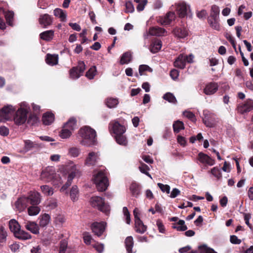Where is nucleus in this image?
<instances>
[{
    "instance_id": "f257e3e1",
    "label": "nucleus",
    "mask_w": 253,
    "mask_h": 253,
    "mask_svg": "<svg viewBox=\"0 0 253 253\" xmlns=\"http://www.w3.org/2000/svg\"><path fill=\"white\" fill-rule=\"evenodd\" d=\"M80 134L82 138L81 144L86 146L94 145L96 142L95 131L89 126H84L80 130Z\"/></svg>"
},
{
    "instance_id": "f03ea898",
    "label": "nucleus",
    "mask_w": 253,
    "mask_h": 253,
    "mask_svg": "<svg viewBox=\"0 0 253 253\" xmlns=\"http://www.w3.org/2000/svg\"><path fill=\"white\" fill-rule=\"evenodd\" d=\"M91 205L96 208L98 210L108 215L110 212V206L106 204L104 199L99 196H94L91 198L90 200Z\"/></svg>"
},
{
    "instance_id": "7ed1b4c3",
    "label": "nucleus",
    "mask_w": 253,
    "mask_h": 253,
    "mask_svg": "<svg viewBox=\"0 0 253 253\" xmlns=\"http://www.w3.org/2000/svg\"><path fill=\"white\" fill-rule=\"evenodd\" d=\"M94 181L98 191H104L107 188L108 179L102 171H99L94 175Z\"/></svg>"
},
{
    "instance_id": "20e7f679",
    "label": "nucleus",
    "mask_w": 253,
    "mask_h": 253,
    "mask_svg": "<svg viewBox=\"0 0 253 253\" xmlns=\"http://www.w3.org/2000/svg\"><path fill=\"white\" fill-rule=\"evenodd\" d=\"M177 13L180 18L185 17L191 13L190 6L184 1L179 2L175 4Z\"/></svg>"
},
{
    "instance_id": "39448f33",
    "label": "nucleus",
    "mask_w": 253,
    "mask_h": 253,
    "mask_svg": "<svg viewBox=\"0 0 253 253\" xmlns=\"http://www.w3.org/2000/svg\"><path fill=\"white\" fill-rule=\"evenodd\" d=\"M69 168L70 170V173L68 174L67 177V181L65 184H64L60 189V191L62 192L65 191L67 188L71 185L72 180L76 176V174L79 172V170L77 168V166L73 163L71 164V165L69 166Z\"/></svg>"
},
{
    "instance_id": "423d86ee",
    "label": "nucleus",
    "mask_w": 253,
    "mask_h": 253,
    "mask_svg": "<svg viewBox=\"0 0 253 253\" xmlns=\"http://www.w3.org/2000/svg\"><path fill=\"white\" fill-rule=\"evenodd\" d=\"M15 108L10 105L3 107L0 110V122H4L9 120L12 116Z\"/></svg>"
},
{
    "instance_id": "0eeeda50",
    "label": "nucleus",
    "mask_w": 253,
    "mask_h": 253,
    "mask_svg": "<svg viewBox=\"0 0 253 253\" xmlns=\"http://www.w3.org/2000/svg\"><path fill=\"white\" fill-rule=\"evenodd\" d=\"M27 109L19 108L16 112L14 117L15 123L17 125H21L25 123L27 120Z\"/></svg>"
},
{
    "instance_id": "6e6552de",
    "label": "nucleus",
    "mask_w": 253,
    "mask_h": 253,
    "mask_svg": "<svg viewBox=\"0 0 253 253\" xmlns=\"http://www.w3.org/2000/svg\"><path fill=\"white\" fill-rule=\"evenodd\" d=\"M85 69V65L84 61H80L78 66L73 67L70 72V77L72 79H77L83 74Z\"/></svg>"
},
{
    "instance_id": "1a4fd4ad",
    "label": "nucleus",
    "mask_w": 253,
    "mask_h": 253,
    "mask_svg": "<svg viewBox=\"0 0 253 253\" xmlns=\"http://www.w3.org/2000/svg\"><path fill=\"white\" fill-rule=\"evenodd\" d=\"M204 118L203 121L204 124L208 127H213L216 124L215 115L214 114L210 113L208 110H204Z\"/></svg>"
},
{
    "instance_id": "9d476101",
    "label": "nucleus",
    "mask_w": 253,
    "mask_h": 253,
    "mask_svg": "<svg viewBox=\"0 0 253 253\" xmlns=\"http://www.w3.org/2000/svg\"><path fill=\"white\" fill-rule=\"evenodd\" d=\"M109 129L110 132H113L115 136L123 134L126 131L125 127L118 122H111L109 124Z\"/></svg>"
},
{
    "instance_id": "9b49d317",
    "label": "nucleus",
    "mask_w": 253,
    "mask_h": 253,
    "mask_svg": "<svg viewBox=\"0 0 253 253\" xmlns=\"http://www.w3.org/2000/svg\"><path fill=\"white\" fill-rule=\"evenodd\" d=\"M54 174V169L52 167H47L41 173V178L46 182H49L53 178Z\"/></svg>"
},
{
    "instance_id": "f8f14e48",
    "label": "nucleus",
    "mask_w": 253,
    "mask_h": 253,
    "mask_svg": "<svg viewBox=\"0 0 253 253\" xmlns=\"http://www.w3.org/2000/svg\"><path fill=\"white\" fill-rule=\"evenodd\" d=\"M99 155L97 152H89L86 158L85 164L88 166H95L99 159Z\"/></svg>"
},
{
    "instance_id": "ddd939ff",
    "label": "nucleus",
    "mask_w": 253,
    "mask_h": 253,
    "mask_svg": "<svg viewBox=\"0 0 253 253\" xmlns=\"http://www.w3.org/2000/svg\"><path fill=\"white\" fill-rule=\"evenodd\" d=\"M39 22L44 28H47L53 22V18L48 14L41 15L39 18Z\"/></svg>"
},
{
    "instance_id": "4468645a",
    "label": "nucleus",
    "mask_w": 253,
    "mask_h": 253,
    "mask_svg": "<svg viewBox=\"0 0 253 253\" xmlns=\"http://www.w3.org/2000/svg\"><path fill=\"white\" fill-rule=\"evenodd\" d=\"M105 224L104 222L93 223L91 226L93 232L97 236H101L105 230Z\"/></svg>"
},
{
    "instance_id": "2eb2a0df",
    "label": "nucleus",
    "mask_w": 253,
    "mask_h": 253,
    "mask_svg": "<svg viewBox=\"0 0 253 253\" xmlns=\"http://www.w3.org/2000/svg\"><path fill=\"white\" fill-rule=\"evenodd\" d=\"M26 198L28 199L29 203L33 206L37 205L41 202V195L37 192H30V195Z\"/></svg>"
},
{
    "instance_id": "dca6fc26",
    "label": "nucleus",
    "mask_w": 253,
    "mask_h": 253,
    "mask_svg": "<svg viewBox=\"0 0 253 253\" xmlns=\"http://www.w3.org/2000/svg\"><path fill=\"white\" fill-rule=\"evenodd\" d=\"M198 159L201 163L210 166H213L215 164V161L213 159L202 152L199 153Z\"/></svg>"
},
{
    "instance_id": "f3484780",
    "label": "nucleus",
    "mask_w": 253,
    "mask_h": 253,
    "mask_svg": "<svg viewBox=\"0 0 253 253\" xmlns=\"http://www.w3.org/2000/svg\"><path fill=\"white\" fill-rule=\"evenodd\" d=\"M218 85L216 83H210L208 84L204 89V92L208 95L215 93L217 90Z\"/></svg>"
},
{
    "instance_id": "a211bd4d",
    "label": "nucleus",
    "mask_w": 253,
    "mask_h": 253,
    "mask_svg": "<svg viewBox=\"0 0 253 253\" xmlns=\"http://www.w3.org/2000/svg\"><path fill=\"white\" fill-rule=\"evenodd\" d=\"M24 224L25 228L32 233L37 234L39 233V226L36 222L27 221H25Z\"/></svg>"
},
{
    "instance_id": "6ab92c4d",
    "label": "nucleus",
    "mask_w": 253,
    "mask_h": 253,
    "mask_svg": "<svg viewBox=\"0 0 253 253\" xmlns=\"http://www.w3.org/2000/svg\"><path fill=\"white\" fill-rule=\"evenodd\" d=\"M28 199L26 197H22L18 199L15 202L16 208L19 211H23L29 205Z\"/></svg>"
},
{
    "instance_id": "aec40b11",
    "label": "nucleus",
    "mask_w": 253,
    "mask_h": 253,
    "mask_svg": "<svg viewBox=\"0 0 253 253\" xmlns=\"http://www.w3.org/2000/svg\"><path fill=\"white\" fill-rule=\"evenodd\" d=\"M186 63V57L185 55L180 54L176 59L174 62L175 67L180 68L184 69L185 67Z\"/></svg>"
},
{
    "instance_id": "412c9836",
    "label": "nucleus",
    "mask_w": 253,
    "mask_h": 253,
    "mask_svg": "<svg viewBox=\"0 0 253 253\" xmlns=\"http://www.w3.org/2000/svg\"><path fill=\"white\" fill-rule=\"evenodd\" d=\"M253 109V101L252 100L247 101L244 104L239 107V111L243 114L249 112Z\"/></svg>"
},
{
    "instance_id": "4be33fe9",
    "label": "nucleus",
    "mask_w": 253,
    "mask_h": 253,
    "mask_svg": "<svg viewBox=\"0 0 253 253\" xmlns=\"http://www.w3.org/2000/svg\"><path fill=\"white\" fill-rule=\"evenodd\" d=\"M149 32V34L151 36H164L167 32L162 28L153 27L150 28Z\"/></svg>"
},
{
    "instance_id": "5701e85b",
    "label": "nucleus",
    "mask_w": 253,
    "mask_h": 253,
    "mask_svg": "<svg viewBox=\"0 0 253 253\" xmlns=\"http://www.w3.org/2000/svg\"><path fill=\"white\" fill-rule=\"evenodd\" d=\"M175 17L174 12H169L163 18L160 20V23L164 25L169 24L172 20H174Z\"/></svg>"
},
{
    "instance_id": "b1692460",
    "label": "nucleus",
    "mask_w": 253,
    "mask_h": 253,
    "mask_svg": "<svg viewBox=\"0 0 253 253\" xmlns=\"http://www.w3.org/2000/svg\"><path fill=\"white\" fill-rule=\"evenodd\" d=\"M162 43L161 41L158 39H155L154 40L150 47V50L151 52L153 53H157L161 49L162 47Z\"/></svg>"
},
{
    "instance_id": "393cba45",
    "label": "nucleus",
    "mask_w": 253,
    "mask_h": 253,
    "mask_svg": "<svg viewBox=\"0 0 253 253\" xmlns=\"http://www.w3.org/2000/svg\"><path fill=\"white\" fill-rule=\"evenodd\" d=\"M53 14L55 17L60 18V21L65 22L67 19V13L66 11L62 9L56 8L53 10Z\"/></svg>"
},
{
    "instance_id": "a878e982",
    "label": "nucleus",
    "mask_w": 253,
    "mask_h": 253,
    "mask_svg": "<svg viewBox=\"0 0 253 253\" xmlns=\"http://www.w3.org/2000/svg\"><path fill=\"white\" fill-rule=\"evenodd\" d=\"M135 227L136 232L143 234L147 229V227L145 226L140 220V219H137L136 221H135Z\"/></svg>"
},
{
    "instance_id": "bb28decb",
    "label": "nucleus",
    "mask_w": 253,
    "mask_h": 253,
    "mask_svg": "<svg viewBox=\"0 0 253 253\" xmlns=\"http://www.w3.org/2000/svg\"><path fill=\"white\" fill-rule=\"evenodd\" d=\"M175 36L179 38H184L188 36V31L184 28H176L173 30Z\"/></svg>"
},
{
    "instance_id": "cd10ccee",
    "label": "nucleus",
    "mask_w": 253,
    "mask_h": 253,
    "mask_svg": "<svg viewBox=\"0 0 253 253\" xmlns=\"http://www.w3.org/2000/svg\"><path fill=\"white\" fill-rule=\"evenodd\" d=\"M9 228L14 235L20 229V226L18 222L15 219H11L9 221Z\"/></svg>"
},
{
    "instance_id": "c85d7f7f",
    "label": "nucleus",
    "mask_w": 253,
    "mask_h": 253,
    "mask_svg": "<svg viewBox=\"0 0 253 253\" xmlns=\"http://www.w3.org/2000/svg\"><path fill=\"white\" fill-rule=\"evenodd\" d=\"M58 61V55H52L47 54L46 55V62L47 64L53 66L57 64Z\"/></svg>"
},
{
    "instance_id": "c756f323",
    "label": "nucleus",
    "mask_w": 253,
    "mask_h": 253,
    "mask_svg": "<svg viewBox=\"0 0 253 253\" xmlns=\"http://www.w3.org/2000/svg\"><path fill=\"white\" fill-rule=\"evenodd\" d=\"M54 120V115L50 113H46L44 114L42 118L43 123L45 125H50L53 122Z\"/></svg>"
},
{
    "instance_id": "7c9ffc66",
    "label": "nucleus",
    "mask_w": 253,
    "mask_h": 253,
    "mask_svg": "<svg viewBox=\"0 0 253 253\" xmlns=\"http://www.w3.org/2000/svg\"><path fill=\"white\" fill-rule=\"evenodd\" d=\"M208 21L210 26L213 29L219 31L220 25L218 18L209 17Z\"/></svg>"
},
{
    "instance_id": "2f4dec72",
    "label": "nucleus",
    "mask_w": 253,
    "mask_h": 253,
    "mask_svg": "<svg viewBox=\"0 0 253 253\" xmlns=\"http://www.w3.org/2000/svg\"><path fill=\"white\" fill-rule=\"evenodd\" d=\"M54 36V31L53 30H48L42 32L40 34V38L44 41H50L53 39Z\"/></svg>"
},
{
    "instance_id": "473e14b6",
    "label": "nucleus",
    "mask_w": 253,
    "mask_h": 253,
    "mask_svg": "<svg viewBox=\"0 0 253 253\" xmlns=\"http://www.w3.org/2000/svg\"><path fill=\"white\" fill-rule=\"evenodd\" d=\"M14 236L16 238L23 240L30 239L32 237L30 234L21 229H20L18 232L16 233Z\"/></svg>"
},
{
    "instance_id": "72a5a7b5",
    "label": "nucleus",
    "mask_w": 253,
    "mask_h": 253,
    "mask_svg": "<svg viewBox=\"0 0 253 253\" xmlns=\"http://www.w3.org/2000/svg\"><path fill=\"white\" fill-rule=\"evenodd\" d=\"M133 239L131 236H128L125 240V245L126 250L128 253H134L132 252V248L133 246Z\"/></svg>"
},
{
    "instance_id": "f704fd0d",
    "label": "nucleus",
    "mask_w": 253,
    "mask_h": 253,
    "mask_svg": "<svg viewBox=\"0 0 253 253\" xmlns=\"http://www.w3.org/2000/svg\"><path fill=\"white\" fill-rule=\"evenodd\" d=\"M64 126L73 131L77 128V121L75 118H71Z\"/></svg>"
},
{
    "instance_id": "c9c22d12",
    "label": "nucleus",
    "mask_w": 253,
    "mask_h": 253,
    "mask_svg": "<svg viewBox=\"0 0 253 253\" xmlns=\"http://www.w3.org/2000/svg\"><path fill=\"white\" fill-rule=\"evenodd\" d=\"M131 60V54L130 52H125L121 56L120 64L122 65L128 64Z\"/></svg>"
},
{
    "instance_id": "e433bc0d",
    "label": "nucleus",
    "mask_w": 253,
    "mask_h": 253,
    "mask_svg": "<svg viewBox=\"0 0 253 253\" xmlns=\"http://www.w3.org/2000/svg\"><path fill=\"white\" fill-rule=\"evenodd\" d=\"M50 220V216L48 214L44 213L41 217L39 224L41 227L46 226Z\"/></svg>"
},
{
    "instance_id": "4c0bfd02",
    "label": "nucleus",
    "mask_w": 253,
    "mask_h": 253,
    "mask_svg": "<svg viewBox=\"0 0 253 253\" xmlns=\"http://www.w3.org/2000/svg\"><path fill=\"white\" fill-rule=\"evenodd\" d=\"M172 227L177 230L181 231H185L187 229L186 225H185V221L183 220H179L177 223H174Z\"/></svg>"
},
{
    "instance_id": "58836bf2",
    "label": "nucleus",
    "mask_w": 253,
    "mask_h": 253,
    "mask_svg": "<svg viewBox=\"0 0 253 253\" xmlns=\"http://www.w3.org/2000/svg\"><path fill=\"white\" fill-rule=\"evenodd\" d=\"M72 131L69 128L65 127L64 125L60 133V136L63 139H66L69 138L72 134Z\"/></svg>"
},
{
    "instance_id": "ea45409f",
    "label": "nucleus",
    "mask_w": 253,
    "mask_h": 253,
    "mask_svg": "<svg viewBox=\"0 0 253 253\" xmlns=\"http://www.w3.org/2000/svg\"><path fill=\"white\" fill-rule=\"evenodd\" d=\"M115 137L118 144L123 146H126L127 145V140L124 134L115 136Z\"/></svg>"
},
{
    "instance_id": "a19ab883",
    "label": "nucleus",
    "mask_w": 253,
    "mask_h": 253,
    "mask_svg": "<svg viewBox=\"0 0 253 253\" xmlns=\"http://www.w3.org/2000/svg\"><path fill=\"white\" fill-rule=\"evenodd\" d=\"M173 128L174 132L175 133H178L181 130L184 129V124L181 121H175L173 124Z\"/></svg>"
},
{
    "instance_id": "79ce46f5",
    "label": "nucleus",
    "mask_w": 253,
    "mask_h": 253,
    "mask_svg": "<svg viewBox=\"0 0 253 253\" xmlns=\"http://www.w3.org/2000/svg\"><path fill=\"white\" fill-rule=\"evenodd\" d=\"M130 190L132 194L136 197H137L140 193L139 186L137 183H132L130 186Z\"/></svg>"
},
{
    "instance_id": "37998d69",
    "label": "nucleus",
    "mask_w": 253,
    "mask_h": 253,
    "mask_svg": "<svg viewBox=\"0 0 253 253\" xmlns=\"http://www.w3.org/2000/svg\"><path fill=\"white\" fill-rule=\"evenodd\" d=\"M42 192L46 196H51L53 194V189L48 185H42L41 186Z\"/></svg>"
},
{
    "instance_id": "c03bdc74",
    "label": "nucleus",
    "mask_w": 253,
    "mask_h": 253,
    "mask_svg": "<svg viewBox=\"0 0 253 253\" xmlns=\"http://www.w3.org/2000/svg\"><path fill=\"white\" fill-rule=\"evenodd\" d=\"M163 98L168 102L175 104L176 102V99L174 95L170 92H167L163 96Z\"/></svg>"
},
{
    "instance_id": "a18cd8bd",
    "label": "nucleus",
    "mask_w": 253,
    "mask_h": 253,
    "mask_svg": "<svg viewBox=\"0 0 253 253\" xmlns=\"http://www.w3.org/2000/svg\"><path fill=\"white\" fill-rule=\"evenodd\" d=\"M41 209L38 206H31L28 209V212L29 215L31 216L36 215L40 211Z\"/></svg>"
},
{
    "instance_id": "49530a36",
    "label": "nucleus",
    "mask_w": 253,
    "mask_h": 253,
    "mask_svg": "<svg viewBox=\"0 0 253 253\" xmlns=\"http://www.w3.org/2000/svg\"><path fill=\"white\" fill-rule=\"evenodd\" d=\"M79 194V190L76 185L72 187L70 191V197L73 201H76L78 199Z\"/></svg>"
},
{
    "instance_id": "de8ad7c7",
    "label": "nucleus",
    "mask_w": 253,
    "mask_h": 253,
    "mask_svg": "<svg viewBox=\"0 0 253 253\" xmlns=\"http://www.w3.org/2000/svg\"><path fill=\"white\" fill-rule=\"evenodd\" d=\"M219 14V7L216 5H213L211 8V11L209 17L218 18Z\"/></svg>"
},
{
    "instance_id": "09e8293b",
    "label": "nucleus",
    "mask_w": 253,
    "mask_h": 253,
    "mask_svg": "<svg viewBox=\"0 0 253 253\" xmlns=\"http://www.w3.org/2000/svg\"><path fill=\"white\" fill-rule=\"evenodd\" d=\"M119 101L116 98H109L106 100V104L109 108H114L118 104Z\"/></svg>"
},
{
    "instance_id": "8fccbe9b",
    "label": "nucleus",
    "mask_w": 253,
    "mask_h": 253,
    "mask_svg": "<svg viewBox=\"0 0 253 253\" xmlns=\"http://www.w3.org/2000/svg\"><path fill=\"white\" fill-rule=\"evenodd\" d=\"M96 67L92 66L86 73L85 76L90 80L92 79L96 75Z\"/></svg>"
},
{
    "instance_id": "3c124183",
    "label": "nucleus",
    "mask_w": 253,
    "mask_h": 253,
    "mask_svg": "<svg viewBox=\"0 0 253 253\" xmlns=\"http://www.w3.org/2000/svg\"><path fill=\"white\" fill-rule=\"evenodd\" d=\"M134 1L138 4L136 9L138 11H142L147 3V0H134Z\"/></svg>"
},
{
    "instance_id": "603ef678",
    "label": "nucleus",
    "mask_w": 253,
    "mask_h": 253,
    "mask_svg": "<svg viewBox=\"0 0 253 253\" xmlns=\"http://www.w3.org/2000/svg\"><path fill=\"white\" fill-rule=\"evenodd\" d=\"M37 146V144L31 141L30 140H27L25 141V149L27 151L31 150L33 148H36Z\"/></svg>"
},
{
    "instance_id": "864d4df0",
    "label": "nucleus",
    "mask_w": 253,
    "mask_h": 253,
    "mask_svg": "<svg viewBox=\"0 0 253 253\" xmlns=\"http://www.w3.org/2000/svg\"><path fill=\"white\" fill-rule=\"evenodd\" d=\"M7 232L4 227L0 226V244L6 241Z\"/></svg>"
},
{
    "instance_id": "5fc2aeb1",
    "label": "nucleus",
    "mask_w": 253,
    "mask_h": 253,
    "mask_svg": "<svg viewBox=\"0 0 253 253\" xmlns=\"http://www.w3.org/2000/svg\"><path fill=\"white\" fill-rule=\"evenodd\" d=\"M14 17V13L13 12L8 11L6 13L5 17L7 23L10 26H12V21Z\"/></svg>"
},
{
    "instance_id": "6e6d98bb",
    "label": "nucleus",
    "mask_w": 253,
    "mask_h": 253,
    "mask_svg": "<svg viewBox=\"0 0 253 253\" xmlns=\"http://www.w3.org/2000/svg\"><path fill=\"white\" fill-rule=\"evenodd\" d=\"M200 253H217L213 249L207 247L205 245L199 247Z\"/></svg>"
},
{
    "instance_id": "4d7b16f0",
    "label": "nucleus",
    "mask_w": 253,
    "mask_h": 253,
    "mask_svg": "<svg viewBox=\"0 0 253 253\" xmlns=\"http://www.w3.org/2000/svg\"><path fill=\"white\" fill-rule=\"evenodd\" d=\"M65 222V218L63 215H58L54 218V222L56 225L61 226Z\"/></svg>"
},
{
    "instance_id": "13d9d810",
    "label": "nucleus",
    "mask_w": 253,
    "mask_h": 253,
    "mask_svg": "<svg viewBox=\"0 0 253 253\" xmlns=\"http://www.w3.org/2000/svg\"><path fill=\"white\" fill-rule=\"evenodd\" d=\"M148 71L152 72L153 70L147 65H141L139 67V73L141 76L143 75V72Z\"/></svg>"
},
{
    "instance_id": "bf43d9fd",
    "label": "nucleus",
    "mask_w": 253,
    "mask_h": 253,
    "mask_svg": "<svg viewBox=\"0 0 253 253\" xmlns=\"http://www.w3.org/2000/svg\"><path fill=\"white\" fill-rule=\"evenodd\" d=\"M183 115L193 122H195L196 120L195 115L191 112L188 111H184Z\"/></svg>"
},
{
    "instance_id": "052dcab7",
    "label": "nucleus",
    "mask_w": 253,
    "mask_h": 253,
    "mask_svg": "<svg viewBox=\"0 0 253 253\" xmlns=\"http://www.w3.org/2000/svg\"><path fill=\"white\" fill-rule=\"evenodd\" d=\"M157 185L163 192H166L167 194L170 193V186L169 185L167 184L165 185L160 183H158Z\"/></svg>"
},
{
    "instance_id": "680f3d73",
    "label": "nucleus",
    "mask_w": 253,
    "mask_h": 253,
    "mask_svg": "<svg viewBox=\"0 0 253 253\" xmlns=\"http://www.w3.org/2000/svg\"><path fill=\"white\" fill-rule=\"evenodd\" d=\"M69 153L71 156L74 157H76L79 156L80 151L79 149L77 148L73 147L69 149Z\"/></svg>"
},
{
    "instance_id": "e2e57ef3",
    "label": "nucleus",
    "mask_w": 253,
    "mask_h": 253,
    "mask_svg": "<svg viewBox=\"0 0 253 253\" xmlns=\"http://www.w3.org/2000/svg\"><path fill=\"white\" fill-rule=\"evenodd\" d=\"M140 166L139 167L140 171L144 174L146 173L150 169L149 167L142 162H140Z\"/></svg>"
},
{
    "instance_id": "0e129e2a",
    "label": "nucleus",
    "mask_w": 253,
    "mask_h": 253,
    "mask_svg": "<svg viewBox=\"0 0 253 253\" xmlns=\"http://www.w3.org/2000/svg\"><path fill=\"white\" fill-rule=\"evenodd\" d=\"M67 245V241L66 240H62L60 242L59 253H65Z\"/></svg>"
},
{
    "instance_id": "69168bd1",
    "label": "nucleus",
    "mask_w": 253,
    "mask_h": 253,
    "mask_svg": "<svg viewBox=\"0 0 253 253\" xmlns=\"http://www.w3.org/2000/svg\"><path fill=\"white\" fill-rule=\"evenodd\" d=\"M123 213L126 217V222L127 224H129L130 223V214L128 210L126 207H124L123 209Z\"/></svg>"
},
{
    "instance_id": "338daca9",
    "label": "nucleus",
    "mask_w": 253,
    "mask_h": 253,
    "mask_svg": "<svg viewBox=\"0 0 253 253\" xmlns=\"http://www.w3.org/2000/svg\"><path fill=\"white\" fill-rule=\"evenodd\" d=\"M134 8L131 2L127 1L126 3V12L132 13L134 11Z\"/></svg>"
},
{
    "instance_id": "774afa93",
    "label": "nucleus",
    "mask_w": 253,
    "mask_h": 253,
    "mask_svg": "<svg viewBox=\"0 0 253 253\" xmlns=\"http://www.w3.org/2000/svg\"><path fill=\"white\" fill-rule=\"evenodd\" d=\"M211 173L218 179L221 177V173L220 172V171L216 167H214L211 169Z\"/></svg>"
}]
</instances>
